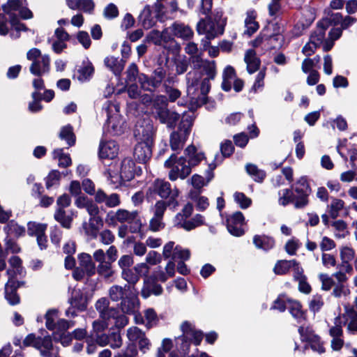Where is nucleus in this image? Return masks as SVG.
I'll return each instance as SVG.
<instances>
[{"instance_id": "56", "label": "nucleus", "mask_w": 357, "mask_h": 357, "mask_svg": "<svg viewBox=\"0 0 357 357\" xmlns=\"http://www.w3.org/2000/svg\"><path fill=\"white\" fill-rule=\"evenodd\" d=\"M345 321L343 323L341 317H337L334 319V326H332L329 330V334L333 337H340L342 336L343 331L342 326L345 324Z\"/></svg>"}, {"instance_id": "33", "label": "nucleus", "mask_w": 357, "mask_h": 357, "mask_svg": "<svg viewBox=\"0 0 357 357\" xmlns=\"http://www.w3.org/2000/svg\"><path fill=\"white\" fill-rule=\"evenodd\" d=\"M105 66L112 70L115 75H120L122 73L125 62L123 59H119L114 56H107L104 59Z\"/></svg>"}, {"instance_id": "17", "label": "nucleus", "mask_w": 357, "mask_h": 357, "mask_svg": "<svg viewBox=\"0 0 357 357\" xmlns=\"http://www.w3.org/2000/svg\"><path fill=\"white\" fill-rule=\"evenodd\" d=\"M50 70V59L47 54H45L37 61L31 63L29 70L35 76L41 77L47 74Z\"/></svg>"}, {"instance_id": "21", "label": "nucleus", "mask_w": 357, "mask_h": 357, "mask_svg": "<svg viewBox=\"0 0 357 357\" xmlns=\"http://www.w3.org/2000/svg\"><path fill=\"white\" fill-rule=\"evenodd\" d=\"M167 29L168 32L169 31L174 36L185 40L190 39L193 36V31L191 28L181 22H174Z\"/></svg>"}, {"instance_id": "32", "label": "nucleus", "mask_w": 357, "mask_h": 357, "mask_svg": "<svg viewBox=\"0 0 357 357\" xmlns=\"http://www.w3.org/2000/svg\"><path fill=\"white\" fill-rule=\"evenodd\" d=\"M124 122L119 116H110L107 122V131L113 135H119L123 132Z\"/></svg>"}, {"instance_id": "36", "label": "nucleus", "mask_w": 357, "mask_h": 357, "mask_svg": "<svg viewBox=\"0 0 357 357\" xmlns=\"http://www.w3.org/2000/svg\"><path fill=\"white\" fill-rule=\"evenodd\" d=\"M137 211H129L126 209H118L116 211L115 215L117 218V222L123 224L125 222L132 223L135 221L136 218H138Z\"/></svg>"}, {"instance_id": "59", "label": "nucleus", "mask_w": 357, "mask_h": 357, "mask_svg": "<svg viewBox=\"0 0 357 357\" xmlns=\"http://www.w3.org/2000/svg\"><path fill=\"white\" fill-rule=\"evenodd\" d=\"M139 75L137 66L135 63H132L126 70V82L135 83L137 79L139 80Z\"/></svg>"}, {"instance_id": "60", "label": "nucleus", "mask_w": 357, "mask_h": 357, "mask_svg": "<svg viewBox=\"0 0 357 357\" xmlns=\"http://www.w3.org/2000/svg\"><path fill=\"white\" fill-rule=\"evenodd\" d=\"M46 229V225L42 224H38L36 222H29L28 224V234L30 236H38L45 233Z\"/></svg>"}, {"instance_id": "35", "label": "nucleus", "mask_w": 357, "mask_h": 357, "mask_svg": "<svg viewBox=\"0 0 357 357\" xmlns=\"http://www.w3.org/2000/svg\"><path fill=\"white\" fill-rule=\"evenodd\" d=\"M253 243L257 248L267 251L274 247L275 241L272 237L266 235H255L253 238Z\"/></svg>"}, {"instance_id": "12", "label": "nucleus", "mask_w": 357, "mask_h": 357, "mask_svg": "<svg viewBox=\"0 0 357 357\" xmlns=\"http://www.w3.org/2000/svg\"><path fill=\"white\" fill-rule=\"evenodd\" d=\"M190 63L195 70H200L201 74L206 75V78L214 79L216 74V63L215 61L204 60L201 56H194Z\"/></svg>"}, {"instance_id": "14", "label": "nucleus", "mask_w": 357, "mask_h": 357, "mask_svg": "<svg viewBox=\"0 0 357 357\" xmlns=\"http://www.w3.org/2000/svg\"><path fill=\"white\" fill-rule=\"evenodd\" d=\"M109 301L105 298L98 299L95 304V307L98 312L99 318L109 322L116 317L118 310L113 307H109Z\"/></svg>"}, {"instance_id": "50", "label": "nucleus", "mask_w": 357, "mask_h": 357, "mask_svg": "<svg viewBox=\"0 0 357 357\" xmlns=\"http://www.w3.org/2000/svg\"><path fill=\"white\" fill-rule=\"evenodd\" d=\"M121 278L126 280L130 287L135 285L139 280L133 268H126L121 271Z\"/></svg>"}, {"instance_id": "11", "label": "nucleus", "mask_w": 357, "mask_h": 357, "mask_svg": "<svg viewBox=\"0 0 357 357\" xmlns=\"http://www.w3.org/2000/svg\"><path fill=\"white\" fill-rule=\"evenodd\" d=\"M45 325L50 330L55 333L58 330H68L73 326V323L63 319H59L56 310H50L45 314Z\"/></svg>"}, {"instance_id": "34", "label": "nucleus", "mask_w": 357, "mask_h": 357, "mask_svg": "<svg viewBox=\"0 0 357 357\" xmlns=\"http://www.w3.org/2000/svg\"><path fill=\"white\" fill-rule=\"evenodd\" d=\"M17 286L15 281L9 280L5 285V298L12 305L20 303V297L16 292Z\"/></svg>"}, {"instance_id": "4", "label": "nucleus", "mask_w": 357, "mask_h": 357, "mask_svg": "<svg viewBox=\"0 0 357 357\" xmlns=\"http://www.w3.org/2000/svg\"><path fill=\"white\" fill-rule=\"evenodd\" d=\"M193 209L192 204L188 202L185 204L181 211L174 218V225L189 231L204 225V217L202 215L197 213L192 217Z\"/></svg>"}, {"instance_id": "20", "label": "nucleus", "mask_w": 357, "mask_h": 357, "mask_svg": "<svg viewBox=\"0 0 357 357\" xmlns=\"http://www.w3.org/2000/svg\"><path fill=\"white\" fill-rule=\"evenodd\" d=\"M102 225L103 220L100 216L90 217L89 222H83L82 228L87 236L96 238Z\"/></svg>"}, {"instance_id": "55", "label": "nucleus", "mask_w": 357, "mask_h": 357, "mask_svg": "<svg viewBox=\"0 0 357 357\" xmlns=\"http://www.w3.org/2000/svg\"><path fill=\"white\" fill-rule=\"evenodd\" d=\"M344 202L340 199H333L329 206V215L333 219H335L339 212L344 208Z\"/></svg>"}, {"instance_id": "47", "label": "nucleus", "mask_w": 357, "mask_h": 357, "mask_svg": "<svg viewBox=\"0 0 357 357\" xmlns=\"http://www.w3.org/2000/svg\"><path fill=\"white\" fill-rule=\"evenodd\" d=\"M270 31L271 26H266L264 28L259 35L252 42L253 47H259L264 43H266V45L268 46V40L271 37H275V36L271 35Z\"/></svg>"}, {"instance_id": "48", "label": "nucleus", "mask_w": 357, "mask_h": 357, "mask_svg": "<svg viewBox=\"0 0 357 357\" xmlns=\"http://www.w3.org/2000/svg\"><path fill=\"white\" fill-rule=\"evenodd\" d=\"M278 203L280 205L285 206L290 203L295 202V196L291 189H284L279 192Z\"/></svg>"}, {"instance_id": "25", "label": "nucleus", "mask_w": 357, "mask_h": 357, "mask_svg": "<svg viewBox=\"0 0 357 357\" xmlns=\"http://www.w3.org/2000/svg\"><path fill=\"white\" fill-rule=\"evenodd\" d=\"M244 61L247 64V70L250 74L255 73L259 68L261 61L254 50H248L245 54Z\"/></svg>"}, {"instance_id": "1", "label": "nucleus", "mask_w": 357, "mask_h": 357, "mask_svg": "<svg viewBox=\"0 0 357 357\" xmlns=\"http://www.w3.org/2000/svg\"><path fill=\"white\" fill-rule=\"evenodd\" d=\"M204 158V153L199 151L194 145H189L184 150L183 156L178 158L176 154H172L164 164L166 168L170 169L168 174L169 180L185 179L190 174L192 168Z\"/></svg>"}, {"instance_id": "30", "label": "nucleus", "mask_w": 357, "mask_h": 357, "mask_svg": "<svg viewBox=\"0 0 357 357\" xmlns=\"http://www.w3.org/2000/svg\"><path fill=\"white\" fill-rule=\"evenodd\" d=\"M135 162L129 158H124L121 162L120 176L123 181H130L134 177Z\"/></svg>"}, {"instance_id": "57", "label": "nucleus", "mask_w": 357, "mask_h": 357, "mask_svg": "<svg viewBox=\"0 0 357 357\" xmlns=\"http://www.w3.org/2000/svg\"><path fill=\"white\" fill-rule=\"evenodd\" d=\"M298 333L301 335V340L307 343L318 336L314 334L312 329L309 326H300L298 328Z\"/></svg>"}, {"instance_id": "43", "label": "nucleus", "mask_w": 357, "mask_h": 357, "mask_svg": "<svg viewBox=\"0 0 357 357\" xmlns=\"http://www.w3.org/2000/svg\"><path fill=\"white\" fill-rule=\"evenodd\" d=\"M177 206H174V205L169 204V201H165V200L157 201L153 208V216L163 219L165 212L167 207L175 208Z\"/></svg>"}, {"instance_id": "44", "label": "nucleus", "mask_w": 357, "mask_h": 357, "mask_svg": "<svg viewBox=\"0 0 357 357\" xmlns=\"http://www.w3.org/2000/svg\"><path fill=\"white\" fill-rule=\"evenodd\" d=\"M59 137L61 139L66 141L67 144L70 146L75 143V135L70 126H64L61 129Z\"/></svg>"}, {"instance_id": "8", "label": "nucleus", "mask_w": 357, "mask_h": 357, "mask_svg": "<svg viewBox=\"0 0 357 357\" xmlns=\"http://www.w3.org/2000/svg\"><path fill=\"white\" fill-rule=\"evenodd\" d=\"M200 79L201 73L198 70L193 68V70L186 74L187 94L190 99L192 109L195 108L194 104H195V107H200L202 104V100L199 98V95L197 93Z\"/></svg>"}, {"instance_id": "63", "label": "nucleus", "mask_w": 357, "mask_h": 357, "mask_svg": "<svg viewBox=\"0 0 357 357\" xmlns=\"http://www.w3.org/2000/svg\"><path fill=\"white\" fill-rule=\"evenodd\" d=\"M94 69L91 63H89L78 70V79L84 82L88 80L93 73Z\"/></svg>"}, {"instance_id": "23", "label": "nucleus", "mask_w": 357, "mask_h": 357, "mask_svg": "<svg viewBox=\"0 0 357 357\" xmlns=\"http://www.w3.org/2000/svg\"><path fill=\"white\" fill-rule=\"evenodd\" d=\"M340 256L342 260L340 265H341L342 268L345 270L348 273H351L353 271V268L350 264V261L354 258L355 251L349 247H342L340 249Z\"/></svg>"}, {"instance_id": "39", "label": "nucleus", "mask_w": 357, "mask_h": 357, "mask_svg": "<svg viewBox=\"0 0 357 357\" xmlns=\"http://www.w3.org/2000/svg\"><path fill=\"white\" fill-rule=\"evenodd\" d=\"M54 217L63 228L70 229L71 227L73 217L71 215L67 214L65 210L56 209Z\"/></svg>"}, {"instance_id": "49", "label": "nucleus", "mask_w": 357, "mask_h": 357, "mask_svg": "<svg viewBox=\"0 0 357 357\" xmlns=\"http://www.w3.org/2000/svg\"><path fill=\"white\" fill-rule=\"evenodd\" d=\"M111 261H105L99 264L97 267L98 273L105 279H109L114 275V271L112 269Z\"/></svg>"}, {"instance_id": "18", "label": "nucleus", "mask_w": 357, "mask_h": 357, "mask_svg": "<svg viewBox=\"0 0 357 357\" xmlns=\"http://www.w3.org/2000/svg\"><path fill=\"white\" fill-rule=\"evenodd\" d=\"M153 126L149 123L136 126L135 135L140 142L153 143Z\"/></svg>"}, {"instance_id": "46", "label": "nucleus", "mask_w": 357, "mask_h": 357, "mask_svg": "<svg viewBox=\"0 0 357 357\" xmlns=\"http://www.w3.org/2000/svg\"><path fill=\"white\" fill-rule=\"evenodd\" d=\"M168 33V29H166L162 33L157 30L151 31L149 34L146 36V40L153 42L155 45H160L162 40L167 41L169 40V37L167 36Z\"/></svg>"}, {"instance_id": "28", "label": "nucleus", "mask_w": 357, "mask_h": 357, "mask_svg": "<svg viewBox=\"0 0 357 357\" xmlns=\"http://www.w3.org/2000/svg\"><path fill=\"white\" fill-rule=\"evenodd\" d=\"M78 259L83 273H86L88 276H91L95 274L96 266L90 255L82 253L79 255Z\"/></svg>"}, {"instance_id": "38", "label": "nucleus", "mask_w": 357, "mask_h": 357, "mask_svg": "<svg viewBox=\"0 0 357 357\" xmlns=\"http://www.w3.org/2000/svg\"><path fill=\"white\" fill-rule=\"evenodd\" d=\"M256 15L254 11H248L247 17L245 20V26L246 30L245 33L251 36L256 32L259 29V24L255 20Z\"/></svg>"}, {"instance_id": "31", "label": "nucleus", "mask_w": 357, "mask_h": 357, "mask_svg": "<svg viewBox=\"0 0 357 357\" xmlns=\"http://www.w3.org/2000/svg\"><path fill=\"white\" fill-rule=\"evenodd\" d=\"M327 28V22H319L316 29L310 36V40L311 43L317 45L318 47L323 44Z\"/></svg>"}, {"instance_id": "26", "label": "nucleus", "mask_w": 357, "mask_h": 357, "mask_svg": "<svg viewBox=\"0 0 357 357\" xmlns=\"http://www.w3.org/2000/svg\"><path fill=\"white\" fill-rule=\"evenodd\" d=\"M131 290L130 285L126 284L124 287L114 284L108 290V296L111 301L114 302L121 301L128 292Z\"/></svg>"}, {"instance_id": "41", "label": "nucleus", "mask_w": 357, "mask_h": 357, "mask_svg": "<svg viewBox=\"0 0 357 357\" xmlns=\"http://www.w3.org/2000/svg\"><path fill=\"white\" fill-rule=\"evenodd\" d=\"M245 169L248 174L257 182H262L266 177L265 172L259 169L255 165L247 164Z\"/></svg>"}, {"instance_id": "51", "label": "nucleus", "mask_w": 357, "mask_h": 357, "mask_svg": "<svg viewBox=\"0 0 357 357\" xmlns=\"http://www.w3.org/2000/svg\"><path fill=\"white\" fill-rule=\"evenodd\" d=\"M291 315L299 322L303 319V312L301 304L297 301H288V307Z\"/></svg>"}, {"instance_id": "52", "label": "nucleus", "mask_w": 357, "mask_h": 357, "mask_svg": "<svg viewBox=\"0 0 357 357\" xmlns=\"http://www.w3.org/2000/svg\"><path fill=\"white\" fill-rule=\"evenodd\" d=\"M54 158L59 160V165L62 167H66L71 164V159L67 154H64L62 149H54L52 153Z\"/></svg>"}, {"instance_id": "13", "label": "nucleus", "mask_w": 357, "mask_h": 357, "mask_svg": "<svg viewBox=\"0 0 357 357\" xmlns=\"http://www.w3.org/2000/svg\"><path fill=\"white\" fill-rule=\"evenodd\" d=\"M185 123L178 130L173 132L170 135V146L173 151L181 150L190 132V122Z\"/></svg>"}, {"instance_id": "37", "label": "nucleus", "mask_w": 357, "mask_h": 357, "mask_svg": "<svg viewBox=\"0 0 357 357\" xmlns=\"http://www.w3.org/2000/svg\"><path fill=\"white\" fill-rule=\"evenodd\" d=\"M344 316L347 317L349 321L347 324V330L350 332H355L357 328V311L354 307L346 306Z\"/></svg>"}, {"instance_id": "15", "label": "nucleus", "mask_w": 357, "mask_h": 357, "mask_svg": "<svg viewBox=\"0 0 357 357\" xmlns=\"http://www.w3.org/2000/svg\"><path fill=\"white\" fill-rule=\"evenodd\" d=\"M139 301L137 295L132 289L121 301L120 307L123 313L135 314L139 309Z\"/></svg>"}, {"instance_id": "40", "label": "nucleus", "mask_w": 357, "mask_h": 357, "mask_svg": "<svg viewBox=\"0 0 357 357\" xmlns=\"http://www.w3.org/2000/svg\"><path fill=\"white\" fill-rule=\"evenodd\" d=\"M296 264V260H280L278 261L273 268V271L277 275L286 274L292 266Z\"/></svg>"}, {"instance_id": "19", "label": "nucleus", "mask_w": 357, "mask_h": 357, "mask_svg": "<svg viewBox=\"0 0 357 357\" xmlns=\"http://www.w3.org/2000/svg\"><path fill=\"white\" fill-rule=\"evenodd\" d=\"M95 200L99 204L104 203L107 207L114 208L121 204L120 197L117 193L107 195L102 190L99 189L96 193Z\"/></svg>"}, {"instance_id": "3", "label": "nucleus", "mask_w": 357, "mask_h": 357, "mask_svg": "<svg viewBox=\"0 0 357 357\" xmlns=\"http://www.w3.org/2000/svg\"><path fill=\"white\" fill-rule=\"evenodd\" d=\"M151 112L154 118L168 128H174L180 115L168 109L167 98L163 95H155L152 101Z\"/></svg>"}, {"instance_id": "5", "label": "nucleus", "mask_w": 357, "mask_h": 357, "mask_svg": "<svg viewBox=\"0 0 357 357\" xmlns=\"http://www.w3.org/2000/svg\"><path fill=\"white\" fill-rule=\"evenodd\" d=\"M23 344L36 348L42 356L60 357L58 355V348L53 346L52 337L50 335L36 337L34 334H29L24 340Z\"/></svg>"}, {"instance_id": "24", "label": "nucleus", "mask_w": 357, "mask_h": 357, "mask_svg": "<svg viewBox=\"0 0 357 357\" xmlns=\"http://www.w3.org/2000/svg\"><path fill=\"white\" fill-rule=\"evenodd\" d=\"M69 302L73 307H76L79 311H84L86 309V298L79 289H74L72 291Z\"/></svg>"}, {"instance_id": "29", "label": "nucleus", "mask_w": 357, "mask_h": 357, "mask_svg": "<svg viewBox=\"0 0 357 357\" xmlns=\"http://www.w3.org/2000/svg\"><path fill=\"white\" fill-rule=\"evenodd\" d=\"M162 287L155 281H150V278L144 280V286L142 289V296L144 298H147L151 294L159 296L162 293Z\"/></svg>"}, {"instance_id": "7", "label": "nucleus", "mask_w": 357, "mask_h": 357, "mask_svg": "<svg viewBox=\"0 0 357 357\" xmlns=\"http://www.w3.org/2000/svg\"><path fill=\"white\" fill-rule=\"evenodd\" d=\"M165 77L166 70L160 66L153 70L150 77L141 73L139 75V83L144 90L154 91L163 84Z\"/></svg>"}, {"instance_id": "10", "label": "nucleus", "mask_w": 357, "mask_h": 357, "mask_svg": "<svg viewBox=\"0 0 357 357\" xmlns=\"http://www.w3.org/2000/svg\"><path fill=\"white\" fill-rule=\"evenodd\" d=\"M294 190L297 194L295 196L294 207L296 208H303L308 203V196L310 192V188L307 179L304 177L298 179L294 184Z\"/></svg>"}, {"instance_id": "27", "label": "nucleus", "mask_w": 357, "mask_h": 357, "mask_svg": "<svg viewBox=\"0 0 357 357\" xmlns=\"http://www.w3.org/2000/svg\"><path fill=\"white\" fill-rule=\"evenodd\" d=\"M175 263L174 261L172 259V260L169 261L167 264L165 266V271L162 270H158L154 272L153 278L156 281H160L162 282H165L168 278H172L175 275Z\"/></svg>"}, {"instance_id": "54", "label": "nucleus", "mask_w": 357, "mask_h": 357, "mask_svg": "<svg viewBox=\"0 0 357 357\" xmlns=\"http://www.w3.org/2000/svg\"><path fill=\"white\" fill-rule=\"evenodd\" d=\"M68 330H58L53 333V338L56 342H60L63 346H68L72 341V335L67 332Z\"/></svg>"}, {"instance_id": "9", "label": "nucleus", "mask_w": 357, "mask_h": 357, "mask_svg": "<svg viewBox=\"0 0 357 357\" xmlns=\"http://www.w3.org/2000/svg\"><path fill=\"white\" fill-rule=\"evenodd\" d=\"M224 24H215L211 17L202 19L197 24V31L199 34L209 36L211 38H215L224 33Z\"/></svg>"}, {"instance_id": "53", "label": "nucleus", "mask_w": 357, "mask_h": 357, "mask_svg": "<svg viewBox=\"0 0 357 357\" xmlns=\"http://www.w3.org/2000/svg\"><path fill=\"white\" fill-rule=\"evenodd\" d=\"M145 326L147 328L155 326L158 322L157 313L153 308H149L144 311Z\"/></svg>"}, {"instance_id": "2", "label": "nucleus", "mask_w": 357, "mask_h": 357, "mask_svg": "<svg viewBox=\"0 0 357 357\" xmlns=\"http://www.w3.org/2000/svg\"><path fill=\"white\" fill-rule=\"evenodd\" d=\"M26 0H8V1L2 6L3 13H0V35L6 36L8 34L9 29L7 26V18L5 14L11 17H17L16 12L24 20L33 17L32 12L26 8Z\"/></svg>"}, {"instance_id": "61", "label": "nucleus", "mask_w": 357, "mask_h": 357, "mask_svg": "<svg viewBox=\"0 0 357 357\" xmlns=\"http://www.w3.org/2000/svg\"><path fill=\"white\" fill-rule=\"evenodd\" d=\"M282 0H271L268 5V14L271 17H277L281 12Z\"/></svg>"}, {"instance_id": "58", "label": "nucleus", "mask_w": 357, "mask_h": 357, "mask_svg": "<svg viewBox=\"0 0 357 357\" xmlns=\"http://www.w3.org/2000/svg\"><path fill=\"white\" fill-rule=\"evenodd\" d=\"M235 202L239 205V206L245 209L248 208L252 204L250 198L248 197L244 193L236 192L234 195Z\"/></svg>"}, {"instance_id": "45", "label": "nucleus", "mask_w": 357, "mask_h": 357, "mask_svg": "<svg viewBox=\"0 0 357 357\" xmlns=\"http://www.w3.org/2000/svg\"><path fill=\"white\" fill-rule=\"evenodd\" d=\"M3 229L8 235L14 236L16 237L21 236L25 233L24 227L18 225L13 220L10 221L7 225L5 226Z\"/></svg>"}, {"instance_id": "16", "label": "nucleus", "mask_w": 357, "mask_h": 357, "mask_svg": "<svg viewBox=\"0 0 357 357\" xmlns=\"http://www.w3.org/2000/svg\"><path fill=\"white\" fill-rule=\"evenodd\" d=\"M153 143L139 142L135 146L133 156L139 163H146L151 157Z\"/></svg>"}, {"instance_id": "62", "label": "nucleus", "mask_w": 357, "mask_h": 357, "mask_svg": "<svg viewBox=\"0 0 357 357\" xmlns=\"http://www.w3.org/2000/svg\"><path fill=\"white\" fill-rule=\"evenodd\" d=\"M190 252L188 249H182L181 247L177 245L175 247L174 252L172 254V259L174 261L177 259L181 261H186L190 259Z\"/></svg>"}, {"instance_id": "42", "label": "nucleus", "mask_w": 357, "mask_h": 357, "mask_svg": "<svg viewBox=\"0 0 357 357\" xmlns=\"http://www.w3.org/2000/svg\"><path fill=\"white\" fill-rule=\"evenodd\" d=\"M146 336L145 333L136 326L130 327L127 331V337L131 344H138Z\"/></svg>"}, {"instance_id": "64", "label": "nucleus", "mask_w": 357, "mask_h": 357, "mask_svg": "<svg viewBox=\"0 0 357 357\" xmlns=\"http://www.w3.org/2000/svg\"><path fill=\"white\" fill-rule=\"evenodd\" d=\"M139 19L142 23V25L145 29L151 28L154 24L153 20L150 18V10L148 8H145L142 10L139 17Z\"/></svg>"}, {"instance_id": "22", "label": "nucleus", "mask_w": 357, "mask_h": 357, "mask_svg": "<svg viewBox=\"0 0 357 357\" xmlns=\"http://www.w3.org/2000/svg\"><path fill=\"white\" fill-rule=\"evenodd\" d=\"M119 146L114 141L101 142L99 147L100 158L113 159L118 153Z\"/></svg>"}, {"instance_id": "6", "label": "nucleus", "mask_w": 357, "mask_h": 357, "mask_svg": "<svg viewBox=\"0 0 357 357\" xmlns=\"http://www.w3.org/2000/svg\"><path fill=\"white\" fill-rule=\"evenodd\" d=\"M149 190L157 194L162 199H167L169 204L178 206L177 198L179 195V190L176 188L172 189L168 181L158 178L153 181Z\"/></svg>"}]
</instances>
